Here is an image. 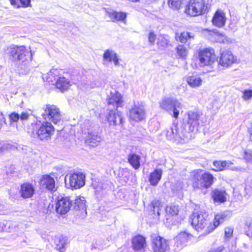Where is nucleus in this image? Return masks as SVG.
Returning <instances> with one entry per match:
<instances>
[{
	"label": "nucleus",
	"instance_id": "1",
	"mask_svg": "<svg viewBox=\"0 0 252 252\" xmlns=\"http://www.w3.org/2000/svg\"><path fill=\"white\" fill-rule=\"evenodd\" d=\"M190 179L194 189H207L211 187L216 178L208 172L196 169L190 173Z\"/></svg>",
	"mask_w": 252,
	"mask_h": 252
},
{
	"label": "nucleus",
	"instance_id": "2",
	"mask_svg": "<svg viewBox=\"0 0 252 252\" xmlns=\"http://www.w3.org/2000/svg\"><path fill=\"white\" fill-rule=\"evenodd\" d=\"M166 137L170 140L178 143H185L188 142L192 138V134L181 127L179 128L177 125L173 124L166 130Z\"/></svg>",
	"mask_w": 252,
	"mask_h": 252
},
{
	"label": "nucleus",
	"instance_id": "3",
	"mask_svg": "<svg viewBox=\"0 0 252 252\" xmlns=\"http://www.w3.org/2000/svg\"><path fill=\"white\" fill-rule=\"evenodd\" d=\"M8 54L9 59L13 63L20 64L28 60H32V55L24 46L13 45L8 49Z\"/></svg>",
	"mask_w": 252,
	"mask_h": 252
},
{
	"label": "nucleus",
	"instance_id": "4",
	"mask_svg": "<svg viewBox=\"0 0 252 252\" xmlns=\"http://www.w3.org/2000/svg\"><path fill=\"white\" fill-rule=\"evenodd\" d=\"M190 220L192 227L197 231H201L206 228L205 231L209 233L207 227L211 224L208 219V215L202 212L193 213L190 217Z\"/></svg>",
	"mask_w": 252,
	"mask_h": 252
},
{
	"label": "nucleus",
	"instance_id": "5",
	"mask_svg": "<svg viewBox=\"0 0 252 252\" xmlns=\"http://www.w3.org/2000/svg\"><path fill=\"white\" fill-rule=\"evenodd\" d=\"M161 108L169 112H173V116L178 118L179 110L183 107L182 104L175 98H164L159 103Z\"/></svg>",
	"mask_w": 252,
	"mask_h": 252
},
{
	"label": "nucleus",
	"instance_id": "6",
	"mask_svg": "<svg viewBox=\"0 0 252 252\" xmlns=\"http://www.w3.org/2000/svg\"><path fill=\"white\" fill-rule=\"evenodd\" d=\"M42 116L45 121L52 122L55 124L59 123L62 119L59 108L54 105H46L43 108Z\"/></svg>",
	"mask_w": 252,
	"mask_h": 252
},
{
	"label": "nucleus",
	"instance_id": "7",
	"mask_svg": "<svg viewBox=\"0 0 252 252\" xmlns=\"http://www.w3.org/2000/svg\"><path fill=\"white\" fill-rule=\"evenodd\" d=\"M206 7L203 0H190L186 6L185 12L192 16L200 15L205 12Z\"/></svg>",
	"mask_w": 252,
	"mask_h": 252
},
{
	"label": "nucleus",
	"instance_id": "8",
	"mask_svg": "<svg viewBox=\"0 0 252 252\" xmlns=\"http://www.w3.org/2000/svg\"><path fill=\"white\" fill-rule=\"evenodd\" d=\"M85 176L81 172H74L66 175L65 182L72 189H78L85 185Z\"/></svg>",
	"mask_w": 252,
	"mask_h": 252
},
{
	"label": "nucleus",
	"instance_id": "9",
	"mask_svg": "<svg viewBox=\"0 0 252 252\" xmlns=\"http://www.w3.org/2000/svg\"><path fill=\"white\" fill-rule=\"evenodd\" d=\"M200 66H212L216 61V57L213 50L203 49L198 52L197 56Z\"/></svg>",
	"mask_w": 252,
	"mask_h": 252
},
{
	"label": "nucleus",
	"instance_id": "10",
	"mask_svg": "<svg viewBox=\"0 0 252 252\" xmlns=\"http://www.w3.org/2000/svg\"><path fill=\"white\" fill-rule=\"evenodd\" d=\"M36 133L37 137L41 140H48L53 135L55 128L50 122L45 121L39 126H36Z\"/></svg>",
	"mask_w": 252,
	"mask_h": 252
},
{
	"label": "nucleus",
	"instance_id": "11",
	"mask_svg": "<svg viewBox=\"0 0 252 252\" xmlns=\"http://www.w3.org/2000/svg\"><path fill=\"white\" fill-rule=\"evenodd\" d=\"M106 119L110 126H122L124 123L122 113L117 108L109 110Z\"/></svg>",
	"mask_w": 252,
	"mask_h": 252
},
{
	"label": "nucleus",
	"instance_id": "12",
	"mask_svg": "<svg viewBox=\"0 0 252 252\" xmlns=\"http://www.w3.org/2000/svg\"><path fill=\"white\" fill-rule=\"evenodd\" d=\"M199 115L197 112L189 111L188 113L185 127L188 129L189 132L197 130L199 124Z\"/></svg>",
	"mask_w": 252,
	"mask_h": 252
},
{
	"label": "nucleus",
	"instance_id": "13",
	"mask_svg": "<svg viewBox=\"0 0 252 252\" xmlns=\"http://www.w3.org/2000/svg\"><path fill=\"white\" fill-rule=\"evenodd\" d=\"M129 116L130 119L138 122L144 120L146 116L144 106L140 104H135L129 110Z\"/></svg>",
	"mask_w": 252,
	"mask_h": 252
},
{
	"label": "nucleus",
	"instance_id": "14",
	"mask_svg": "<svg viewBox=\"0 0 252 252\" xmlns=\"http://www.w3.org/2000/svg\"><path fill=\"white\" fill-rule=\"evenodd\" d=\"M236 58L229 50H225L220 53L219 64L224 67H228L236 63Z\"/></svg>",
	"mask_w": 252,
	"mask_h": 252
},
{
	"label": "nucleus",
	"instance_id": "15",
	"mask_svg": "<svg viewBox=\"0 0 252 252\" xmlns=\"http://www.w3.org/2000/svg\"><path fill=\"white\" fill-rule=\"evenodd\" d=\"M152 248L154 252H165L168 249L167 241L160 236L153 237Z\"/></svg>",
	"mask_w": 252,
	"mask_h": 252
},
{
	"label": "nucleus",
	"instance_id": "16",
	"mask_svg": "<svg viewBox=\"0 0 252 252\" xmlns=\"http://www.w3.org/2000/svg\"><path fill=\"white\" fill-rule=\"evenodd\" d=\"M205 34L208 38L212 40L220 43H225L230 42V39L227 37L224 34L220 33L217 30L209 31L205 30Z\"/></svg>",
	"mask_w": 252,
	"mask_h": 252
},
{
	"label": "nucleus",
	"instance_id": "17",
	"mask_svg": "<svg viewBox=\"0 0 252 252\" xmlns=\"http://www.w3.org/2000/svg\"><path fill=\"white\" fill-rule=\"evenodd\" d=\"M71 206V202L68 197H61L58 199L56 204V210L59 214H65L69 211Z\"/></svg>",
	"mask_w": 252,
	"mask_h": 252
},
{
	"label": "nucleus",
	"instance_id": "18",
	"mask_svg": "<svg viewBox=\"0 0 252 252\" xmlns=\"http://www.w3.org/2000/svg\"><path fill=\"white\" fill-rule=\"evenodd\" d=\"M192 236L191 234L186 232H181L175 238V246L177 250L182 249L186 244L190 240Z\"/></svg>",
	"mask_w": 252,
	"mask_h": 252
},
{
	"label": "nucleus",
	"instance_id": "19",
	"mask_svg": "<svg viewBox=\"0 0 252 252\" xmlns=\"http://www.w3.org/2000/svg\"><path fill=\"white\" fill-rule=\"evenodd\" d=\"M107 99L109 106L112 105L117 109L118 107H122L123 106V100L122 96L120 93L116 91H114V92H111L110 94H108Z\"/></svg>",
	"mask_w": 252,
	"mask_h": 252
},
{
	"label": "nucleus",
	"instance_id": "20",
	"mask_svg": "<svg viewBox=\"0 0 252 252\" xmlns=\"http://www.w3.org/2000/svg\"><path fill=\"white\" fill-rule=\"evenodd\" d=\"M228 212H223L217 214L215 215L213 224H210L207 227L208 232L213 231L220 224L222 223L226 220L229 216Z\"/></svg>",
	"mask_w": 252,
	"mask_h": 252
},
{
	"label": "nucleus",
	"instance_id": "21",
	"mask_svg": "<svg viewBox=\"0 0 252 252\" xmlns=\"http://www.w3.org/2000/svg\"><path fill=\"white\" fill-rule=\"evenodd\" d=\"M39 184L41 188L43 189H46L51 191L56 190L55 180L49 175L43 176L40 179Z\"/></svg>",
	"mask_w": 252,
	"mask_h": 252
},
{
	"label": "nucleus",
	"instance_id": "22",
	"mask_svg": "<svg viewBox=\"0 0 252 252\" xmlns=\"http://www.w3.org/2000/svg\"><path fill=\"white\" fill-rule=\"evenodd\" d=\"M35 191V189L32 184L26 182L21 184L19 191L21 196L24 199L32 197Z\"/></svg>",
	"mask_w": 252,
	"mask_h": 252
},
{
	"label": "nucleus",
	"instance_id": "23",
	"mask_svg": "<svg viewBox=\"0 0 252 252\" xmlns=\"http://www.w3.org/2000/svg\"><path fill=\"white\" fill-rule=\"evenodd\" d=\"M146 246V239L143 236L137 235L132 238V247L134 251L144 250Z\"/></svg>",
	"mask_w": 252,
	"mask_h": 252
},
{
	"label": "nucleus",
	"instance_id": "24",
	"mask_svg": "<svg viewBox=\"0 0 252 252\" xmlns=\"http://www.w3.org/2000/svg\"><path fill=\"white\" fill-rule=\"evenodd\" d=\"M225 13L220 10H217L212 19L213 24L219 28H221L225 25L226 22Z\"/></svg>",
	"mask_w": 252,
	"mask_h": 252
},
{
	"label": "nucleus",
	"instance_id": "25",
	"mask_svg": "<svg viewBox=\"0 0 252 252\" xmlns=\"http://www.w3.org/2000/svg\"><path fill=\"white\" fill-rule=\"evenodd\" d=\"M105 11L113 22H124L126 17V13L125 12H118L111 9H107Z\"/></svg>",
	"mask_w": 252,
	"mask_h": 252
},
{
	"label": "nucleus",
	"instance_id": "26",
	"mask_svg": "<svg viewBox=\"0 0 252 252\" xmlns=\"http://www.w3.org/2000/svg\"><path fill=\"white\" fill-rule=\"evenodd\" d=\"M101 136L97 132H89L86 143L92 146L97 145L101 141Z\"/></svg>",
	"mask_w": 252,
	"mask_h": 252
},
{
	"label": "nucleus",
	"instance_id": "27",
	"mask_svg": "<svg viewBox=\"0 0 252 252\" xmlns=\"http://www.w3.org/2000/svg\"><path fill=\"white\" fill-rule=\"evenodd\" d=\"M103 60L104 61L111 62H113L115 65H119V58L117 53L113 50H107L103 54Z\"/></svg>",
	"mask_w": 252,
	"mask_h": 252
},
{
	"label": "nucleus",
	"instance_id": "28",
	"mask_svg": "<svg viewBox=\"0 0 252 252\" xmlns=\"http://www.w3.org/2000/svg\"><path fill=\"white\" fill-rule=\"evenodd\" d=\"M162 170L160 168L155 169L150 174L149 181L151 185L154 186H157L161 178Z\"/></svg>",
	"mask_w": 252,
	"mask_h": 252
},
{
	"label": "nucleus",
	"instance_id": "29",
	"mask_svg": "<svg viewBox=\"0 0 252 252\" xmlns=\"http://www.w3.org/2000/svg\"><path fill=\"white\" fill-rule=\"evenodd\" d=\"M57 89L63 92L66 91L70 86V80L64 77H60L55 83Z\"/></svg>",
	"mask_w": 252,
	"mask_h": 252
},
{
	"label": "nucleus",
	"instance_id": "30",
	"mask_svg": "<svg viewBox=\"0 0 252 252\" xmlns=\"http://www.w3.org/2000/svg\"><path fill=\"white\" fill-rule=\"evenodd\" d=\"M55 243L56 249L60 252H64L67 245V238L63 236H60L56 237Z\"/></svg>",
	"mask_w": 252,
	"mask_h": 252
},
{
	"label": "nucleus",
	"instance_id": "31",
	"mask_svg": "<svg viewBox=\"0 0 252 252\" xmlns=\"http://www.w3.org/2000/svg\"><path fill=\"white\" fill-rule=\"evenodd\" d=\"M63 73V70L61 69L53 68L50 72L48 73L47 80L54 84L58 78L61 77V74Z\"/></svg>",
	"mask_w": 252,
	"mask_h": 252
},
{
	"label": "nucleus",
	"instance_id": "32",
	"mask_svg": "<svg viewBox=\"0 0 252 252\" xmlns=\"http://www.w3.org/2000/svg\"><path fill=\"white\" fill-rule=\"evenodd\" d=\"M188 84L192 88L200 87L202 83V80L198 75H193L189 76L187 79Z\"/></svg>",
	"mask_w": 252,
	"mask_h": 252
},
{
	"label": "nucleus",
	"instance_id": "33",
	"mask_svg": "<svg viewBox=\"0 0 252 252\" xmlns=\"http://www.w3.org/2000/svg\"><path fill=\"white\" fill-rule=\"evenodd\" d=\"M212 196L215 202H224L226 201L225 191L222 190L215 189L212 191Z\"/></svg>",
	"mask_w": 252,
	"mask_h": 252
},
{
	"label": "nucleus",
	"instance_id": "34",
	"mask_svg": "<svg viewBox=\"0 0 252 252\" xmlns=\"http://www.w3.org/2000/svg\"><path fill=\"white\" fill-rule=\"evenodd\" d=\"M177 57L179 59L185 60L188 54V50L184 45H178L175 48Z\"/></svg>",
	"mask_w": 252,
	"mask_h": 252
},
{
	"label": "nucleus",
	"instance_id": "35",
	"mask_svg": "<svg viewBox=\"0 0 252 252\" xmlns=\"http://www.w3.org/2000/svg\"><path fill=\"white\" fill-rule=\"evenodd\" d=\"M140 156L135 154H130L128 156V162L135 169H138L140 167Z\"/></svg>",
	"mask_w": 252,
	"mask_h": 252
},
{
	"label": "nucleus",
	"instance_id": "36",
	"mask_svg": "<svg viewBox=\"0 0 252 252\" xmlns=\"http://www.w3.org/2000/svg\"><path fill=\"white\" fill-rule=\"evenodd\" d=\"M233 163L229 160H222L221 168L222 171L226 169H229L232 171H241L244 170V168L241 167L232 166Z\"/></svg>",
	"mask_w": 252,
	"mask_h": 252
},
{
	"label": "nucleus",
	"instance_id": "37",
	"mask_svg": "<svg viewBox=\"0 0 252 252\" xmlns=\"http://www.w3.org/2000/svg\"><path fill=\"white\" fill-rule=\"evenodd\" d=\"M31 60H28L24 63H21L18 66V73L20 74L26 75L28 74L30 71V66L29 65V61Z\"/></svg>",
	"mask_w": 252,
	"mask_h": 252
},
{
	"label": "nucleus",
	"instance_id": "38",
	"mask_svg": "<svg viewBox=\"0 0 252 252\" xmlns=\"http://www.w3.org/2000/svg\"><path fill=\"white\" fill-rule=\"evenodd\" d=\"M244 233L249 237L252 236V218H247L245 222Z\"/></svg>",
	"mask_w": 252,
	"mask_h": 252
},
{
	"label": "nucleus",
	"instance_id": "39",
	"mask_svg": "<svg viewBox=\"0 0 252 252\" xmlns=\"http://www.w3.org/2000/svg\"><path fill=\"white\" fill-rule=\"evenodd\" d=\"M86 201L83 197H77L75 200V208L78 210H82L86 211Z\"/></svg>",
	"mask_w": 252,
	"mask_h": 252
},
{
	"label": "nucleus",
	"instance_id": "40",
	"mask_svg": "<svg viewBox=\"0 0 252 252\" xmlns=\"http://www.w3.org/2000/svg\"><path fill=\"white\" fill-rule=\"evenodd\" d=\"M194 35L189 32H183L178 36V40L183 43H185L190 39L194 38Z\"/></svg>",
	"mask_w": 252,
	"mask_h": 252
},
{
	"label": "nucleus",
	"instance_id": "41",
	"mask_svg": "<svg viewBox=\"0 0 252 252\" xmlns=\"http://www.w3.org/2000/svg\"><path fill=\"white\" fill-rule=\"evenodd\" d=\"M185 0H169V6L173 9H179Z\"/></svg>",
	"mask_w": 252,
	"mask_h": 252
},
{
	"label": "nucleus",
	"instance_id": "42",
	"mask_svg": "<svg viewBox=\"0 0 252 252\" xmlns=\"http://www.w3.org/2000/svg\"><path fill=\"white\" fill-rule=\"evenodd\" d=\"M165 211L168 215L171 216L177 215L179 212L178 207L176 205H169L166 207Z\"/></svg>",
	"mask_w": 252,
	"mask_h": 252
},
{
	"label": "nucleus",
	"instance_id": "43",
	"mask_svg": "<svg viewBox=\"0 0 252 252\" xmlns=\"http://www.w3.org/2000/svg\"><path fill=\"white\" fill-rule=\"evenodd\" d=\"M152 205L153 207V211L155 214H157L158 216L160 215V203L159 200L155 199L153 201H152Z\"/></svg>",
	"mask_w": 252,
	"mask_h": 252
},
{
	"label": "nucleus",
	"instance_id": "44",
	"mask_svg": "<svg viewBox=\"0 0 252 252\" xmlns=\"http://www.w3.org/2000/svg\"><path fill=\"white\" fill-rule=\"evenodd\" d=\"M185 188V185L182 181H177L174 186H173L172 189L174 191L179 192Z\"/></svg>",
	"mask_w": 252,
	"mask_h": 252
},
{
	"label": "nucleus",
	"instance_id": "45",
	"mask_svg": "<svg viewBox=\"0 0 252 252\" xmlns=\"http://www.w3.org/2000/svg\"><path fill=\"white\" fill-rule=\"evenodd\" d=\"M242 93V97L244 100H249L252 98V90H245Z\"/></svg>",
	"mask_w": 252,
	"mask_h": 252
},
{
	"label": "nucleus",
	"instance_id": "46",
	"mask_svg": "<svg viewBox=\"0 0 252 252\" xmlns=\"http://www.w3.org/2000/svg\"><path fill=\"white\" fill-rule=\"evenodd\" d=\"M233 229L231 227H226L224 229V239L228 240L233 235Z\"/></svg>",
	"mask_w": 252,
	"mask_h": 252
},
{
	"label": "nucleus",
	"instance_id": "47",
	"mask_svg": "<svg viewBox=\"0 0 252 252\" xmlns=\"http://www.w3.org/2000/svg\"><path fill=\"white\" fill-rule=\"evenodd\" d=\"M222 160H215L213 162V165L215 167V168H212V170L215 171H222L221 164Z\"/></svg>",
	"mask_w": 252,
	"mask_h": 252
},
{
	"label": "nucleus",
	"instance_id": "48",
	"mask_svg": "<svg viewBox=\"0 0 252 252\" xmlns=\"http://www.w3.org/2000/svg\"><path fill=\"white\" fill-rule=\"evenodd\" d=\"M244 158L248 162L252 161V150H248L245 152Z\"/></svg>",
	"mask_w": 252,
	"mask_h": 252
},
{
	"label": "nucleus",
	"instance_id": "49",
	"mask_svg": "<svg viewBox=\"0 0 252 252\" xmlns=\"http://www.w3.org/2000/svg\"><path fill=\"white\" fill-rule=\"evenodd\" d=\"M157 38V35L155 34L154 32H150L148 35V41L151 45H154L155 44V42L156 39Z\"/></svg>",
	"mask_w": 252,
	"mask_h": 252
},
{
	"label": "nucleus",
	"instance_id": "50",
	"mask_svg": "<svg viewBox=\"0 0 252 252\" xmlns=\"http://www.w3.org/2000/svg\"><path fill=\"white\" fill-rule=\"evenodd\" d=\"M9 118L11 121L16 122L19 120L20 115L17 113L13 112L9 115Z\"/></svg>",
	"mask_w": 252,
	"mask_h": 252
},
{
	"label": "nucleus",
	"instance_id": "51",
	"mask_svg": "<svg viewBox=\"0 0 252 252\" xmlns=\"http://www.w3.org/2000/svg\"><path fill=\"white\" fill-rule=\"evenodd\" d=\"M11 4L15 8H19L21 7V0H9Z\"/></svg>",
	"mask_w": 252,
	"mask_h": 252
},
{
	"label": "nucleus",
	"instance_id": "52",
	"mask_svg": "<svg viewBox=\"0 0 252 252\" xmlns=\"http://www.w3.org/2000/svg\"><path fill=\"white\" fill-rule=\"evenodd\" d=\"M224 249L223 245H220L217 247L211 249L208 252H222Z\"/></svg>",
	"mask_w": 252,
	"mask_h": 252
},
{
	"label": "nucleus",
	"instance_id": "53",
	"mask_svg": "<svg viewBox=\"0 0 252 252\" xmlns=\"http://www.w3.org/2000/svg\"><path fill=\"white\" fill-rule=\"evenodd\" d=\"M21 7H27L31 5V0H21Z\"/></svg>",
	"mask_w": 252,
	"mask_h": 252
},
{
	"label": "nucleus",
	"instance_id": "54",
	"mask_svg": "<svg viewBox=\"0 0 252 252\" xmlns=\"http://www.w3.org/2000/svg\"><path fill=\"white\" fill-rule=\"evenodd\" d=\"M30 117L27 112H22L20 116V119L21 121H24L27 120Z\"/></svg>",
	"mask_w": 252,
	"mask_h": 252
},
{
	"label": "nucleus",
	"instance_id": "55",
	"mask_svg": "<svg viewBox=\"0 0 252 252\" xmlns=\"http://www.w3.org/2000/svg\"><path fill=\"white\" fill-rule=\"evenodd\" d=\"M5 123V119L3 116L0 117V130L1 129L3 124Z\"/></svg>",
	"mask_w": 252,
	"mask_h": 252
},
{
	"label": "nucleus",
	"instance_id": "56",
	"mask_svg": "<svg viewBox=\"0 0 252 252\" xmlns=\"http://www.w3.org/2000/svg\"><path fill=\"white\" fill-rule=\"evenodd\" d=\"M249 132L250 134V138L252 140V123L249 128Z\"/></svg>",
	"mask_w": 252,
	"mask_h": 252
},
{
	"label": "nucleus",
	"instance_id": "57",
	"mask_svg": "<svg viewBox=\"0 0 252 252\" xmlns=\"http://www.w3.org/2000/svg\"><path fill=\"white\" fill-rule=\"evenodd\" d=\"M5 146L1 143H0V152L2 151L4 149H5Z\"/></svg>",
	"mask_w": 252,
	"mask_h": 252
},
{
	"label": "nucleus",
	"instance_id": "58",
	"mask_svg": "<svg viewBox=\"0 0 252 252\" xmlns=\"http://www.w3.org/2000/svg\"><path fill=\"white\" fill-rule=\"evenodd\" d=\"M2 229V228L1 225L0 224V231H1Z\"/></svg>",
	"mask_w": 252,
	"mask_h": 252
},
{
	"label": "nucleus",
	"instance_id": "59",
	"mask_svg": "<svg viewBox=\"0 0 252 252\" xmlns=\"http://www.w3.org/2000/svg\"><path fill=\"white\" fill-rule=\"evenodd\" d=\"M94 189H96V191H98V189L97 187H94Z\"/></svg>",
	"mask_w": 252,
	"mask_h": 252
},
{
	"label": "nucleus",
	"instance_id": "60",
	"mask_svg": "<svg viewBox=\"0 0 252 252\" xmlns=\"http://www.w3.org/2000/svg\"><path fill=\"white\" fill-rule=\"evenodd\" d=\"M238 252V251H233V252Z\"/></svg>",
	"mask_w": 252,
	"mask_h": 252
}]
</instances>
